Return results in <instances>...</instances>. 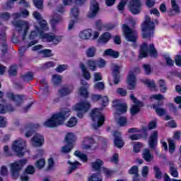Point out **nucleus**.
Instances as JSON below:
<instances>
[{"mask_svg": "<svg viewBox=\"0 0 181 181\" xmlns=\"http://www.w3.org/2000/svg\"><path fill=\"white\" fill-rule=\"evenodd\" d=\"M12 24L16 28V31L11 39L13 43H18L19 39L25 40V37H26V35H28V30H29V28H30L29 22L19 20L13 21Z\"/></svg>", "mask_w": 181, "mask_h": 181, "instance_id": "1", "label": "nucleus"}, {"mask_svg": "<svg viewBox=\"0 0 181 181\" xmlns=\"http://www.w3.org/2000/svg\"><path fill=\"white\" fill-rule=\"evenodd\" d=\"M141 30L143 39H151V37H153L155 23L148 16H146L144 23L141 24Z\"/></svg>", "mask_w": 181, "mask_h": 181, "instance_id": "2", "label": "nucleus"}, {"mask_svg": "<svg viewBox=\"0 0 181 181\" xmlns=\"http://www.w3.org/2000/svg\"><path fill=\"white\" fill-rule=\"evenodd\" d=\"M148 54H150L151 57H158V52L155 49V45L150 44L148 47V43L144 42L140 46V54L139 57L140 59L148 57Z\"/></svg>", "mask_w": 181, "mask_h": 181, "instance_id": "3", "label": "nucleus"}, {"mask_svg": "<svg viewBox=\"0 0 181 181\" xmlns=\"http://www.w3.org/2000/svg\"><path fill=\"white\" fill-rule=\"evenodd\" d=\"M122 29L125 40L127 42H132L133 43L136 42V39H138V34L136 33V30L129 28V26L127 24H123L122 25Z\"/></svg>", "mask_w": 181, "mask_h": 181, "instance_id": "4", "label": "nucleus"}, {"mask_svg": "<svg viewBox=\"0 0 181 181\" xmlns=\"http://www.w3.org/2000/svg\"><path fill=\"white\" fill-rule=\"evenodd\" d=\"M90 116L92 120L94 122H96L93 124L94 129H98V128L104 124V121H105V117L103 115V113H101L98 108L92 110Z\"/></svg>", "mask_w": 181, "mask_h": 181, "instance_id": "5", "label": "nucleus"}, {"mask_svg": "<svg viewBox=\"0 0 181 181\" xmlns=\"http://www.w3.org/2000/svg\"><path fill=\"white\" fill-rule=\"evenodd\" d=\"M26 145V141L23 140L22 139H18L15 140L13 142L12 149L16 152V155L22 158V156H25V152H23V149H25V146Z\"/></svg>", "mask_w": 181, "mask_h": 181, "instance_id": "6", "label": "nucleus"}, {"mask_svg": "<svg viewBox=\"0 0 181 181\" xmlns=\"http://www.w3.org/2000/svg\"><path fill=\"white\" fill-rule=\"evenodd\" d=\"M26 163H28V160L23 159L18 161H16L11 165V175L14 179L19 177V172L22 170V168H23Z\"/></svg>", "mask_w": 181, "mask_h": 181, "instance_id": "7", "label": "nucleus"}, {"mask_svg": "<svg viewBox=\"0 0 181 181\" xmlns=\"http://www.w3.org/2000/svg\"><path fill=\"white\" fill-rule=\"evenodd\" d=\"M90 109V103L87 102H81L73 107L74 111H77V117L83 118V115Z\"/></svg>", "mask_w": 181, "mask_h": 181, "instance_id": "8", "label": "nucleus"}, {"mask_svg": "<svg viewBox=\"0 0 181 181\" xmlns=\"http://www.w3.org/2000/svg\"><path fill=\"white\" fill-rule=\"evenodd\" d=\"M65 141L66 144L69 145V148H68V150H66V148H67V146H62L61 152L62 153H69V152H71V150L73 149V144L76 141V136H74V134L68 133L65 136Z\"/></svg>", "mask_w": 181, "mask_h": 181, "instance_id": "9", "label": "nucleus"}, {"mask_svg": "<svg viewBox=\"0 0 181 181\" xmlns=\"http://www.w3.org/2000/svg\"><path fill=\"white\" fill-rule=\"evenodd\" d=\"M63 124L60 117L57 114L53 115L49 119L44 122V127L47 128H54V127H59Z\"/></svg>", "mask_w": 181, "mask_h": 181, "instance_id": "10", "label": "nucleus"}, {"mask_svg": "<svg viewBox=\"0 0 181 181\" xmlns=\"http://www.w3.org/2000/svg\"><path fill=\"white\" fill-rule=\"evenodd\" d=\"M6 97L10 101H13L17 107L21 106L25 100V95H14L12 92L7 93Z\"/></svg>", "mask_w": 181, "mask_h": 181, "instance_id": "11", "label": "nucleus"}, {"mask_svg": "<svg viewBox=\"0 0 181 181\" xmlns=\"http://www.w3.org/2000/svg\"><path fill=\"white\" fill-rule=\"evenodd\" d=\"M129 9L133 15H138L141 12V0H130L129 4Z\"/></svg>", "mask_w": 181, "mask_h": 181, "instance_id": "12", "label": "nucleus"}, {"mask_svg": "<svg viewBox=\"0 0 181 181\" xmlns=\"http://www.w3.org/2000/svg\"><path fill=\"white\" fill-rule=\"evenodd\" d=\"M131 100L134 103L135 105L132 106L130 109V112L132 115H136L140 110L141 107H144V103L139 101L137 98H135L134 94L130 95Z\"/></svg>", "mask_w": 181, "mask_h": 181, "instance_id": "13", "label": "nucleus"}, {"mask_svg": "<svg viewBox=\"0 0 181 181\" xmlns=\"http://www.w3.org/2000/svg\"><path fill=\"white\" fill-rule=\"evenodd\" d=\"M42 39H44L47 42H52L54 45H59L62 42V38L57 36L53 33H45L42 35Z\"/></svg>", "mask_w": 181, "mask_h": 181, "instance_id": "14", "label": "nucleus"}, {"mask_svg": "<svg viewBox=\"0 0 181 181\" xmlns=\"http://www.w3.org/2000/svg\"><path fill=\"white\" fill-rule=\"evenodd\" d=\"M114 108L117 111V115L127 112V103H122L120 100L116 99L112 103Z\"/></svg>", "mask_w": 181, "mask_h": 181, "instance_id": "15", "label": "nucleus"}, {"mask_svg": "<svg viewBox=\"0 0 181 181\" xmlns=\"http://www.w3.org/2000/svg\"><path fill=\"white\" fill-rule=\"evenodd\" d=\"M100 10V6H98V3L93 0L90 3V11L88 13V18H95V16L98 13V11Z\"/></svg>", "mask_w": 181, "mask_h": 181, "instance_id": "16", "label": "nucleus"}, {"mask_svg": "<svg viewBox=\"0 0 181 181\" xmlns=\"http://www.w3.org/2000/svg\"><path fill=\"white\" fill-rule=\"evenodd\" d=\"M31 144L33 146L39 147L45 144V137L40 134H37L31 139Z\"/></svg>", "mask_w": 181, "mask_h": 181, "instance_id": "17", "label": "nucleus"}, {"mask_svg": "<svg viewBox=\"0 0 181 181\" xmlns=\"http://www.w3.org/2000/svg\"><path fill=\"white\" fill-rule=\"evenodd\" d=\"M127 84L129 90H134L136 86V78L134 74V72L130 71L127 76Z\"/></svg>", "mask_w": 181, "mask_h": 181, "instance_id": "18", "label": "nucleus"}, {"mask_svg": "<svg viewBox=\"0 0 181 181\" xmlns=\"http://www.w3.org/2000/svg\"><path fill=\"white\" fill-rule=\"evenodd\" d=\"M71 113V111L70 110V109L67 107H64L59 113H57V115L58 116V118H60L61 122H62L63 124L66 118H69V117H70Z\"/></svg>", "mask_w": 181, "mask_h": 181, "instance_id": "19", "label": "nucleus"}, {"mask_svg": "<svg viewBox=\"0 0 181 181\" xmlns=\"http://www.w3.org/2000/svg\"><path fill=\"white\" fill-rule=\"evenodd\" d=\"M156 144H158V132L153 131L150 136L148 145L151 149H155Z\"/></svg>", "mask_w": 181, "mask_h": 181, "instance_id": "20", "label": "nucleus"}, {"mask_svg": "<svg viewBox=\"0 0 181 181\" xmlns=\"http://www.w3.org/2000/svg\"><path fill=\"white\" fill-rule=\"evenodd\" d=\"M73 90H74V88L71 86H63L58 90V94L60 97H64L66 95H69V94H71V93H73Z\"/></svg>", "mask_w": 181, "mask_h": 181, "instance_id": "21", "label": "nucleus"}, {"mask_svg": "<svg viewBox=\"0 0 181 181\" xmlns=\"http://www.w3.org/2000/svg\"><path fill=\"white\" fill-rule=\"evenodd\" d=\"M35 173V167L32 166V165H28L24 173L21 175V180L22 181H28L29 180V176H28V175H33Z\"/></svg>", "mask_w": 181, "mask_h": 181, "instance_id": "22", "label": "nucleus"}, {"mask_svg": "<svg viewBox=\"0 0 181 181\" xmlns=\"http://www.w3.org/2000/svg\"><path fill=\"white\" fill-rule=\"evenodd\" d=\"M0 45H1V52L3 54H5L8 51V47L6 45V37L5 35V32L0 33Z\"/></svg>", "mask_w": 181, "mask_h": 181, "instance_id": "23", "label": "nucleus"}, {"mask_svg": "<svg viewBox=\"0 0 181 181\" xmlns=\"http://www.w3.org/2000/svg\"><path fill=\"white\" fill-rule=\"evenodd\" d=\"M81 83L82 84V86H86V88L81 87L79 88L78 93H79L80 95H81L82 97H85V98L88 97V92L87 91V88H88V87H90V85H88L87 81H86L84 80H81Z\"/></svg>", "mask_w": 181, "mask_h": 181, "instance_id": "24", "label": "nucleus"}, {"mask_svg": "<svg viewBox=\"0 0 181 181\" xmlns=\"http://www.w3.org/2000/svg\"><path fill=\"white\" fill-rule=\"evenodd\" d=\"M114 144L117 148H122V146H124V141H122V138H121V133L118 132H115Z\"/></svg>", "mask_w": 181, "mask_h": 181, "instance_id": "25", "label": "nucleus"}, {"mask_svg": "<svg viewBox=\"0 0 181 181\" xmlns=\"http://www.w3.org/2000/svg\"><path fill=\"white\" fill-rule=\"evenodd\" d=\"M142 157L146 162H152V160H153V155L151 153V151L148 148H145L143 151Z\"/></svg>", "mask_w": 181, "mask_h": 181, "instance_id": "26", "label": "nucleus"}, {"mask_svg": "<svg viewBox=\"0 0 181 181\" xmlns=\"http://www.w3.org/2000/svg\"><path fill=\"white\" fill-rule=\"evenodd\" d=\"M40 125L39 124H35L33 126H28L25 128L26 133H25V137L26 138H30V136L33 134V129L40 128Z\"/></svg>", "mask_w": 181, "mask_h": 181, "instance_id": "27", "label": "nucleus"}, {"mask_svg": "<svg viewBox=\"0 0 181 181\" xmlns=\"http://www.w3.org/2000/svg\"><path fill=\"white\" fill-rule=\"evenodd\" d=\"M111 39V34L108 32L103 33L99 37V43H108Z\"/></svg>", "mask_w": 181, "mask_h": 181, "instance_id": "28", "label": "nucleus"}, {"mask_svg": "<svg viewBox=\"0 0 181 181\" xmlns=\"http://www.w3.org/2000/svg\"><path fill=\"white\" fill-rule=\"evenodd\" d=\"M91 30H85L79 33V37L82 40H87L91 37Z\"/></svg>", "mask_w": 181, "mask_h": 181, "instance_id": "29", "label": "nucleus"}, {"mask_svg": "<svg viewBox=\"0 0 181 181\" xmlns=\"http://www.w3.org/2000/svg\"><path fill=\"white\" fill-rule=\"evenodd\" d=\"M103 165H104V161L100 159H97L95 162L91 163L93 170H97L98 172H100Z\"/></svg>", "mask_w": 181, "mask_h": 181, "instance_id": "30", "label": "nucleus"}, {"mask_svg": "<svg viewBox=\"0 0 181 181\" xmlns=\"http://www.w3.org/2000/svg\"><path fill=\"white\" fill-rule=\"evenodd\" d=\"M80 67L84 78H86V80H90V78H91V75H90V72L87 70V67H86L83 63L80 64Z\"/></svg>", "mask_w": 181, "mask_h": 181, "instance_id": "31", "label": "nucleus"}, {"mask_svg": "<svg viewBox=\"0 0 181 181\" xmlns=\"http://www.w3.org/2000/svg\"><path fill=\"white\" fill-rule=\"evenodd\" d=\"M40 35L42 37V35H43V31L39 28L37 26H35V30L31 31V33L29 36L30 39H35V37H37V36Z\"/></svg>", "mask_w": 181, "mask_h": 181, "instance_id": "32", "label": "nucleus"}, {"mask_svg": "<svg viewBox=\"0 0 181 181\" xmlns=\"http://www.w3.org/2000/svg\"><path fill=\"white\" fill-rule=\"evenodd\" d=\"M159 105H161V104L158 102L157 105H153V108L156 110V114L159 115V117H162L166 114V110L159 107Z\"/></svg>", "mask_w": 181, "mask_h": 181, "instance_id": "33", "label": "nucleus"}, {"mask_svg": "<svg viewBox=\"0 0 181 181\" xmlns=\"http://www.w3.org/2000/svg\"><path fill=\"white\" fill-rule=\"evenodd\" d=\"M93 144H94V139H93V138L91 137L85 138L83 144V149H90Z\"/></svg>", "mask_w": 181, "mask_h": 181, "instance_id": "34", "label": "nucleus"}, {"mask_svg": "<svg viewBox=\"0 0 181 181\" xmlns=\"http://www.w3.org/2000/svg\"><path fill=\"white\" fill-rule=\"evenodd\" d=\"M170 166V173L173 177H177L179 176V173L177 172V168L175 166L173 162L169 163Z\"/></svg>", "mask_w": 181, "mask_h": 181, "instance_id": "35", "label": "nucleus"}, {"mask_svg": "<svg viewBox=\"0 0 181 181\" xmlns=\"http://www.w3.org/2000/svg\"><path fill=\"white\" fill-rule=\"evenodd\" d=\"M105 56H110L113 57V59H117L119 57V52L115 51L112 49H108L105 51Z\"/></svg>", "mask_w": 181, "mask_h": 181, "instance_id": "36", "label": "nucleus"}, {"mask_svg": "<svg viewBox=\"0 0 181 181\" xmlns=\"http://www.w3.org/2000/svg\"><path fill=\"white\" fill-rule=\"evenodd\" d=\"M159 88H160V91H161V93H166V91H168V86L166 85V81L163 80V79H160L158 82Z\"/></svg>", "mask_w": 181, "mask_h": 181, "instance_id": "37", "label": "nucleus"}, {"mask_svg": "<svg viewBox=\"0 0 181 181\" xmlns=\"http://www.w3.org/2000/svg\"><path fill=\"white\" fill-rule=\"evenodd\" d=\"M157 127L156 121H151L149 122L148 127H145L143 129L144 132L146 134V136H148V131H151L152 129H155Z\"/></svg>", "mask_w": 181, "mask_h": 181, "instance_id": "38", "label": "nucleus"}, {"mask_svg": "<svg viewBox=\"0 0 181 181\" xmlns=\"http://www.w3.org/2000/svg\"><path fill=\"white\" fill-rule=\"evenodd\" d=\"M69 165H71L69 170V175H70V173L74 172V170H76V169H77V168H78L81 164L79 163L78 161H75L71 163V161H68Z\"/></svg>", "mask_w": 181, "mask_h": 181, "instance_id": "39", "label": "nucleus"}, {"mask_svg": "<svg viewBox=\"0 0 181 181\" xmlns=\"http://www.w3.org/2000/svg\"><path fill=\"white\" fill-rule=\"evenodd\" d=\"M80 13V11L78 10V8L74 7L71 9V19H75V21H77V18H78V15Z\"/></svg>", "mask_w": 181, "mask_h": 181, "instance_id": "40", "label": "nucleus"}, {"mask_svg": "<svg viewBox=\"0 0 181 181\" xmlns=\"http://www.w3.org/2000/svg\"><path fill=\"white\" fill-rule=\"evenodd\" d=\"M153 170H154V175H155L156 179H158V180L162 179V176H163L162 171L160 170V168L158 167V165H156L153 167Z\"/></svg>", "mask_w": 181, "mask_h": 181, "instance_id": "41", "label": "nucleus"}, {"mask_svg": "<svg viewBox=\"0 0 181 181\" xmlns=\"http://www.w3.org/2000/svg\"><path fill=\"white\" fill-rule=\"evenodd\" d=\"M59 22H62V16L57 13L54 14L52 18L51 19L52 25H57Z\"/></svg>", "mask_w": 181, "mask_h": 181, "instance_id": "42", "label": "nucleus"}, {"mask_svg": "<svg viewBox=\"0 0 181 181\" xmlns=\"http://www.w3.org/2000/svg\"><path fill=\"white\" fill-rule=\"evenodd\" d=\"M96 49L95 48V47H89L86 51V56L87 57H94V56H95V52H96Z\"/></svg>", "mask_w": 181, "mask_h": 181, "instance_id": "43", "label": "nucleus"}, {"mask_svg": "<svg viewBox=\"0 0 181 181\" xmlns=\"http://www.w3.org/2000/svg\"><path fill=\"white\" fill-rule=\"evenodd\" d=\"M21 78L23 81H31V80H33V73L28 72L27 74L22 75Z\"/></svg>", "mask_w": 181, "mask_h": 181, "instance_id": "44", "label": "nucleus"}, {"mask_svg": "<svg viewBox=\"0 0 181 181\" xmlns=\"http://www.w3.org/2000/svg\"><path fill=\"white\" fill-rule=\"evenodd\" d=\"M149 88H156L155 81L151 79H146L143 81Z\"/></svg>", "mask_w": 181, "mask_h": 181, "instance_id": "45", "label": "nucleus"}, {"mask_svg": "<svg viewBox=\"0 0 181 181\" xmlns=\"http://www.w3.org/2000/svg\"><path fill=\"white\" fill-rule=\"evenodd\" d=\"M62 76L59 75H52V83L54 86H59V84H62Z\"/></svg>", "mask_w": 181, "mask_h": 181, "instance_id": "46", "label": "nucleus"}, {"mask_svg": "<svg viewBox=\"0 0 181 181\" xmlns=\"http://www.w3.org/2000/svg\"><path fill=\"white\" fill-rule=\"evenodd\" d=\"M76 125H77V118L74 117H71L66 123V127H69V128H73V127H76Z\"/></svg>", "mask_w": 181, "mask_h": 181, "instance_id": "47", "label": "nucleus"}, {"mask_svg": "<svg viewBox=\"0 0 181 181\" xmlns=\"http://www.w3.org/2000/svg\"><path fill=\"white\" fill-rule=\"evenodd\" d=\"M115 119L120 127H124V125H127V118L121 117L118 119V117L115 116Z\"/></svg>", "mask_w": 181, "mask_h": 181, "instance_id": "48", "label": "nucleus"}, {"mask_svg": "<svg viewBox=\"0 0 181 181\" xmlns=\"http://www.w3.org/2000/svg\"><path fill=\"white\" fill-rule=\"evenodd\" d=\"M97 62L93 59H90L88 62V67H89V69L90 70H92V71H95V69H97Z\"/></svg>", "mask_w": 181, "mask_h": 181, "instance_id": "49", "label": "nucleus"}, {"mask_svg": "<svg viewBox=\"0 0 181 181\" xmlns=\"http://www.w3.org/2000/svg\"><path fill=\"white\" fill-rule=\"evenodd\" d=\"M75 156H77V158H80L81 160H83V162H87V156L86 154H83L81 153L78 151H76L74 152Z\"/></svg>", "mask_w": 181, "mask_h": 181, "instance_id": "50", "label": "nucleus"}, {"mask_svg": "<svg viewBox=\"0 0 181 181\" xmlns=\"http://www.w3.org/2000/svg\"><path fill=\"white\" fill-rule=\"evenodd\" d=\"M45 165H46V160L43 158L40 159L35 163V166L38 169H42V168H45Z\"/></svg>", "mask_w": 181, "mask_h": 181, "instance_id": "51", "label": "nucleus"}, {"mask_svg": "<svg viewBox=\"0 0 181 181\" xmlns=\"http://www.w3.org/2000/svg\"><path fill=\"white\" fill-rule=\"evenodd\" d=\"M168 145H169L170 153H173V152H175V141L169 139H168Z\"/></svg>", "mask_w": 181, "mask_h": 181, "instance_id": "52", "label": "nucleus"}, {"mask_svg": "<svg viewBox=\"0 0 181 181\" xmlns=\"http://www.w3.org/2000/svg\"><path fill=\"white\" fill-rule=\"evenodd\" d=\"M171 6L175 13H180V8H179V6H177V4H176V0H171Z\"/></svg>", "mask_w": 181, "mask_h": 181, "instance_id": "53", "label": "nucleus"}, {"mask_svg": "<svg viewBox=\"0 0 181 181\" xmlns=\"http://www.w3.org/2000/svg\"><path fill=\"white\" fill-rule=\"evenodd\" d=\"M89 181H103V177L100 174H93L89 177Z\"/></svg>", "mask_w": 181, "mask_h": 181, "instance_id": "54", "label": "nucleus"}, {"mask_svg": "<svg viewBox=\"0 0 181 181\" xmlns=\"http://www.w3.org/2000/svg\"><path fill=\"white\" fill-rule=\"evenodd\" d=\"M164 59L165 60L167 66H169L170 67H172V66H173V64H175V62L169 55H165Z\"/></svg>", "mask_w": 181, "mask_h": 181, "instance_id": "55", "label": "nucleus"}, {"mask_svg": "<svg viewBox=\"0 0 181 181\" xmlns=\"http://www.w3.org/2000/svg\"><path fill=\"white\" fill-rule=\"evenodd\" d=\"M40 26L41 29L43 30H49V25L47 24V22L45 20H42L39 21Z\"/></svg>", "mask_w": 181, "mask_h": 181, "instance_id": "56", "label": "nucleus"}, {"mask_svg": "<svg viewBox=\"0 0 181 181\" xmlns=\"http://www.w3.org/2000/svg\"><path fill=\"white\" fill-rule=\"evenodd\" d=\"M143 69L146 73V74L149 75L152 73V67H151V65L148 64H145L143 65Z\"/></svg>", "mask_w": 181, "mask_h": 181, "instance_id": "57", "label": "nucleus"}, {"mask_svg": "<svg viewBox=\"0 0 181 181\" xmlns=\"http://www.w3.org/2000/svg\"><path fill=\"white\" fill-rule=\"evenodd\" d=\"M129 175H138L139 173V170H138V166L134 165L132 166L129 170Z\"/></svg>", "mask_w": 181, "mask_h": 181, "instance_id": "58", "label": "nucleus"}, {"mask_svg": "<svg viewBox=\"0 0 181 181\" xmlns=\"http://www.w3.org/2000/svg\"><path fill=\"white\" fill-rule=\"evenodd\" d=\"M34 5L37 9H43V0H34Z\"/></svg>", "mask_w": 181, "mask_h": 181, "instance_id": "59", "label": "nucleus"}, {"mask_svg": "<svg viewBox=\"0 0 181 181\" xmlns=\"http://www.w3.org/2000/svg\"><path fill=\"white\" fill-rule=\"evenodd\" d=\"M40 53L44 54V57H52L53 56L50 49H42L40 51Z\"/></svg>", "mask_w": 181, "mask_h": 181, "instance_id": "60", "label": "nucleus"}, {"mask_svg": "<svg viewBox=\"0 0 181 181\" xmlns=\"http://www.w3.org/2000/svg\"><path fill=\"white\" fill-rule=\"evenodd\" d=\"M116 93L122 97H125V95H127V90L122 88H118L116 90Z\"/></svg>", "mask_w": 181, "mask_h": 181, "instance_id": "61", "label": "nucleus"}, {"mask_svg": "<svg viewBox=\"0 0 181 181\" xmlns=\"http://www.w3.org/2000/svg\"><path fill=\"white\" fill-rule=\"evenodd\" d=\"M33 18H35V19H36L37 21V22H40V21L43 20L40 13H39L37 11H34L33 13Z\"/></svg>", "mask_w": 181, "mask_h": 181, "instance_id": "62", "label": "nucleus"}, {"mask_svg": "<svg viewBox=\"0 0 181 181\" xmlns=\"http://www.w3.org/2000/svg\"><path fill=\"white\" fill-rule=\"evenodd\" d=\"M55 70L57 71V73H62V71H64V70H67V65H59L58 67L55 69Z\"/></svg>", "mask_w": 181, "mask_h": 181, "instance_id": "63", "label": "nucleus"}, {"mask_svg": "<svg viewBox=\"0 0 181 181\" xmlns=\"http://www.w3.org/2000/svg\"><path fill=\"white\" fill-rule=\"evenodd\" d=\"M94 88L97 90H104L105 86L103 82H98L95 84Z\"/></svg>", "mask_w": 181, "mask_h": 181, "instance_id": "64", "label": "nucleus"}]
</instances>
